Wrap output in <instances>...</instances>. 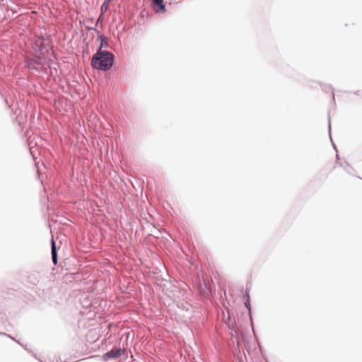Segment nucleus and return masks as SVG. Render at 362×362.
I'll use <instances>...</instances> for the list:
<instances>
[{
  "mask_svg": "<svg viewBox=\"0 0 362 362\" xmlns=\"http://www.w3.org/2000/svg\"><path fill=\"white\" fill-rule=\"evenodd\" d=\"M100 42L101 44L103 43L102 40ZM113 59V55L110 52L103 50L102 47H100L97 53L92 58L91 65L95 69L106 71L112 67Z\"/></svg>",
  "mask_w": 362,
  "mask_h": 362,
  "instance_id": "nucleus-1",
  "label": "nucleus"
},
{
  "mask_svg": "<svg viewBox=\"0 0 362 362\" xmlns=\"http://www.w3.org/2000/svg\"><path fill=\"white\" fill-rule=\"evenodd\" d=\"M124 350L122 349H112L104 354V360L107 361L111 358H117L124 354Z\"/></svg>",
  "mask_w": 362,
  "mask_h": 362,
  "instance_id": "nucleus-2",
  "label": "nucleus"
},
{
  "mask_svg": "<svg viewBox=\"0 0 362 362\" xmlns=\"http://www.w3.org/2000/svg\"><path fill=\"white\" fill-rule=\"evenodd\" d=\"M153 4L156 8L155 11L156 12L163 13L165 11V6L163 0H152Z\"/></svg>",
  "mask_w": 362,
  "mask_h": 362,
  "instance_id": "nucleus-3",
  "label": "nucleus"
},
{
  "mask_svg": "<svg viewBox=\"0 0 362 362\" xmlns=\"http://www.w3.org/2000/svg\"><path fill=\"white\" fill-rule=\"evenodd\" d=\"M52 259L53 263L56 265L57 264V253L54 240H52Z\"/></svg>",
  "mask_w": 362,
  "mask_h": 362,
  "instance_id": "nucleus-4",
  "label": "nucleus"
},
{
  "mask_svg": "<svg viewBox=\"0 0 362 362\" xmlns=\"http://www.w3.org/2000/svg\"><path fill=\"white\" fill-rule=\"evenodd\" d=\"M52 53V51L51 49H46L45 52L42 51V58H47Z\"/></svg>",
  "mask_w": 362,
  "mask_h": 362,
  "instance_id": "nucleus-5",
  "label": "nucleus"
},
{
  "mask_svg": "<svg viewBox=\"0 0 362 362\" xmlns=\"http://www.w3.org/2000/svg\"><path fill=\"white\" fill-rule=\"evenodd\" d=\"M105 8H107V6H105V4H103V6L101 7L102 11H103V9H105Z\"/></svg>",
  "mask_w": 362,
  "mask_h": 362,
  "instance_id": "nucleus-6",
  "label": "nucleus"
},
{
  "mask_svg": "<svg viewBox=\"0 0 362 362\" xmlns=\"http://www.w3.org/2000/svg\"><path fill=\"white\" fill-rule=\"evenodd\" d=\"M105 8H107V6H105V4H103V6L101 7L102 11H103V9H105Z\"/></svg>",
  "mask_w": 362,
  "mask_h": 362,
  "instance_id": "nucleus-7",
  "label": "nucleus"
},
{
  "mask_svg": "<svg viewBox=\"0 0 362 362\" xmlns=\"http://www.w3.org/2000/svg\"><path fill=\"white\" fill-rule=\"evenodd\" d=\"M105 8H107V6H105V4H103V6L101 7L102 11H103V9H105Z\"/></svg>",
  "mask_w": 362,
  "mask_h": 362,
  "instance_id": "nucleus-8",
  "label": "nucleus"
},
{
  "mask_svg": "<svg viewBox=\"0 0 362 362\" xmlns=\"http://www.w3.org/2000/svg\"><path fill=\"white\" fill-rule=\"evenodd\" d=\"M110 0H106V1H110Z\"/></svg>",
  "mask_w": 362,
  "mask_h": 362,
  "instance_id": "nucleus-9",
  "label": "nucleus"
}]
</instances>
